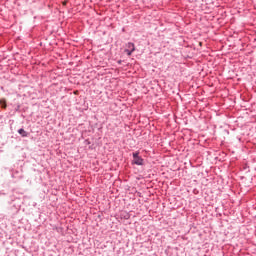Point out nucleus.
Here are the masks:
<instances>
[{"mask_svg":"<svg viewBox=\"0 0 256 256\" xmlns=\"http://www.w3.org/2000/svg\"><path fill=\"white\" fill-rule=\"evenodd\" d=\"M133 157V161L132 164L133 165H144L145 160L142 159L141 156H139V151H136L132 154Z\"/></svg>","mask_w":256,"mask_h":256,"instance_id":"nucleus-1","label":"nucleus"},{"mask_svg":"<svg viewBox=\"0 0 256 256\" xmlns=\"http://www.w3.org/2000/svg\"><path fill=\"white\" fill-rule=\"evenodd\" d=\"M18 133H19V135H21V137H29V132L25 131V129H23V128H20L18 130Z\"/></svg>","mask_w":256,"mask_h":256,"instance_id":"nucleus-2","label":"nucleus"},{"mask_svg":"<svg viewBox=\"0 0 256 256\" xmlns=\"http://www.w3.org/2000/svg\"><path fill=\"white\" fill-rule=\"evenodd\" d=\"M127 49L130 51H135V44L133 42H128L126 45Z\"/></svg>","mask_w":256,"mask_h":256,"instance_id":"nucleus-3","label":"nucleus"},{"mask_svg":"<svg viewBox=\"0 0 256 256\" xmlns=\"http://www.w3.org/2000/svg\"><path fill=\"white\" fill-rule=\"evenodd\" d=\"M134 51H131L130 49H125V53L128 55V57H131Z\"/></svg>","mask_w":256,"mask_h":256,"instance_id":"nucleus-4","label":"nucleus"}]
</instances>
